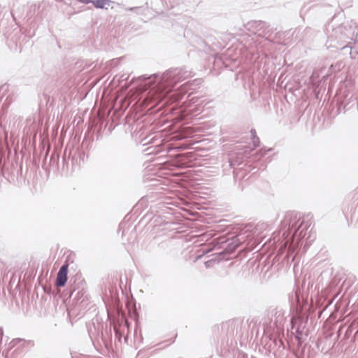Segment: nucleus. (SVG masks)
Returning a JSON list of instances; mask_svg holds the SVG:
<instances>
[{"label":"nucleus","mask_w":358,"mask_h":358,"mask_svg":"<svg viewBox=\"0 0 358 358\" xmlns=\"http://www.w3.org/2000/svg\"><path fill=\"white\" fill-rule=\"evenodd\" d=\"M307 226H308V223H306L305 228L307 227Z\"/></svg>","instance_id":"nucleus-5"},{"label":"nucleus","mask_w":358,"mask_h":358,"mask_svg":"<svg viewBox=\"0 0 358 358\" xmlns=\"http://www.w3.org/2000/svg\"><path fill=\"white\" fill-rule=\"evenodd\" d=\"M252 134V143H253V146H254V148H257L259 145V138L255 135V134Z\"/></svg>","instance_id":"nucleus-3"},{"label":"nucleus","mask_w":358,"mask_h":358,"mask_svg":"<svg viewBox=\"0 0 358 358\" xmlns=\"http://www.w3.org/2000/svg\"><path fill=\"white\" fill-rule=\"evenodd\" d=\"M69 264H64L59 269L56 279V285L57 287H64L67 280Z\"/></svg>","instance_id":"nucleus-1"},{"label":"nucleus","mask_w":358,"mask_h":358,"mask_svg":"<svg viewBox=\"0 0 358 358\" xmlns=\"http://www.w3.org/2000/svg\"><path fill=\"white\" fill-rule=\"evenodd\" d=\"M110 0H91L92 3L96 8H103L104 6L109 2Z\"/></svg>","instance_id":"nucleus-2"},{"label":"nucleus","mask_w":358,"mask_h":358,"mask_svg":"<svg viewBox=\"0 0 358 358\" xmlns=\"http://www.w3.org/2000/svg\"><path fill=\"white\" fill-rule=\"evenodd\" d=\"M304 224H305V223L303 222L300 224V226H299V229H301V228H302V227H303V226L304 225Z\"/></svg>","instance_id":"nucleus-4"}]
</instances>
